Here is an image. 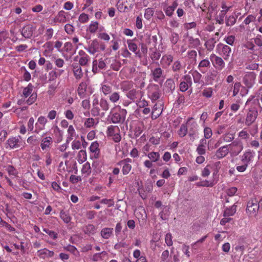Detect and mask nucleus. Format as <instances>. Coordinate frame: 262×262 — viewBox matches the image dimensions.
Listing matches in <instances>:
<instances>
[{"instance_id": "54", "label": "nucleus", "mask_w": 262, "mask_h": 262, "mask_svg": "<svg viewBox=\"0 0 262 262\" xmlns=\"http://www.w3.org/2000/svg\"><path fill=\"white\" fill-rule=\"evenodd\" d=\"M81 172L86 176H89L91 173V168L90 164L89 162H86L83 165L81 169Z\"/></svg>"}, {"instance_id": "49", "label": "nucleus", "mask_w": 262, "mask_h": 262, "mask_svg": "<svg viewBox=\"0 0 262 262\" xmlns=\"http://www.w3.org/2000/svg\"><path fill=\"white\" fill-rule=\"evenodd\" d=\"M213 166L212 165L209 164L206 166L201 171V176L203 178H207L208 177L210 173L211 170Z\"/></svg>"}, {"instance_id": "62", "label": "nucleus", "mask_w": 262, "mask_h": 262, "mask_svg": "<svg viewBox=\"0 0 262 262\" xmlns=\"http://www.w3.org/2000/svg\"><path fill=\"white\" fill-rule=\"evenodd\" d=\"M22 35L25 37H30L32 35V28L30 27L24 28L22 30Z\"/></svg>"}, {"instance_id": "28", "label": "nucleus", "mask_w": 262, "mask_h": 262, "mask_svg": "<svg viewBox=\"0 0 262 262\" xmlns=\"http://www.w3.org/2000/svg\"><path fill=\"white\" fill-rule=\"evenodd\" d=\"M73 72L76 80H80L83 76L81 67L79 64H76L73 65Z\"/></svg>"}, {"instance_id": "14", "label": "nucleus", "mask_w": 262, "mask_h": 262, "mask_svg": "<svg viewBox=\"0 0 262 262\" xmlns=\"http://www.w3.org/2000/svg\"><path fill=\"white\" fill-rule=\"evenodd\" d=\"M217 170H214L212 173V178L209 180L199 182L196 185L199 187H213L217 182Z\"/></svg>"}, {"instance_id": "3", "label": "nucleus", "mask_w": 262, "mask_h": 262, "mask_svg": "<svg viewBox=\"0 0 262 262\" xmlns=\"http://www.w3.org/2000/svg\"><path fill=\"white\" fill-rule=\"evenodd\" d=\"M126 114V110L118 106L115 110L111 111L107 117V121L114 124L123 123L125 120Z\"/></svg>"}, {"instance_id": "8", "label": "nucleus", "mask_w": 262, "mask_h": 262, "mask_svg": "<svg viewBox=\"0 0 262 262\" xmlns=\"http://www.w3.org/2000/svg\"><path fill=\"white\" fill-rule=\"evenodd\" d=\"M135 0H119L117 8L120 12L130 11L133 8Z\"/></svg>"}, {"instance_id": "9", "label": "nucleus", "mask_w": 262, "mask_h": 262, "mask_svg": "<svg viewBox=\"0 0 262 262\" xmlns=\"http://www.w3.org/2000/svg\"><path fill=\"white\" fill-rule=\"evenodd\" d=\"M259 205L258 201L255 199H251L247 202L246 212L250 216H255L258 212Z\"/></svg>"}, {"instance_id": "18", "label": "nucleus", "mask_w": 262, "mask_h": 262, "mask_svg": "<svg viewBox=\"0 0 262 262\" xmlns=\"http://www.w3.org/2000/svg\"><path fill=\"white\" fill-rule=\"evenodd\" d=\"M258 115L257 111L254 108L249 109L248 112L247 114L245 124L247 126L251 125L256 120Z\"/></svg>"}, {"instance_id": "63", "label": "nucleus", "mask_w": 262, "mask_h": 262, "mask_svg": "<svg viewBox=\"0 0 262 262\" xmlns=\"http://www.w3.org/2000/svg\"><path fill=\"white\" fill-rule=\"evenodd\" d=\"M90 57H89V56L88 55L83 56V57H80L79 59V65H80V66H86L87 64V63H88V62L90 61Z\"/></svg>"}, {"instance_id": "50", "label": "nucleus", "mask_w": 262, "mask_h": 262, "mask_svg": "<svg viewBox=\"0 0 262 262\" xmlns=\"http://www.w3.org/2000/svg\"><path fill=\"white\" fill-rule=\"evenodd\" d=\"M120 93L118 92H114L109 95V100L114 103H117L120 99Z\"/></svg>"}, {"instance_id": "45", "label": "nucleus", "mask_w": 262, "mask_h": 262, "mask_svg": "<svg viewBox=\"0 0 262 262\" xmlns=\"http://www.w3.org/2000/svg\"><path fill=\"white\" fill-rule=\"evenodd\" d=\"M87 155L85 150H80L77 155V160L79 163H82L86 160Z\"/></svg>"}, {"instance_id": "58", "label": "nucleus", "mask_w": 262, "mask_h": 262, "mask_svg": "<svg viewBox=\"0 0 262 262\" xmlns=\"http://www.w3.org/2000/svg\"><path fill=\"white\" fill-rule=\"evenodd\" d=\"M100 106L103 111H107L108 110L109 104L107 100L105 98H101L100 100Z\"/></svg>"}, {"instance_id": "33", "label": "nucleus", "mask_w": 262, "mask_h": 262, "mask_svg": "<svg viewBox=\"0 0 262 262\" xmlns=\"http://www.w3.org/2000/svg\"><path fill=\"white\" fill-rule=\"evenodd\" d=\"M76 131L73 126V125H71L68 127L67 130V142L69 143L71 141H72L74 138L76 136Z\"/></svg>"}, {"instance_id": "48", "label": "nucleus", "mask_w": 262, "mask_h": 262, "mask_svg": "<svg viewBox=\"0 0 262 262\" xmlns=\"http://www.w3.org/2000/svg\"><path fill=\"white\" fill-rule=\"evenodd\" d=\"M60 217L66 224L70 223L71 221V217L70 216L69 213L63 210H61L60 211Z\"/></svg>"}, {"instance_id": "16", "label": "nucleus", "mask_w": 262, "mask_h": 262, "mask_svg": "<svg viewBox=\"0 0 262 262\" xmlns=\"http://www.w3.org/2000/svg\"><path fill=\"white\" fill-rule=\"evenodd\" d=\"M185 124L187 125V129L189 130V136L190 137H193L198 127V125L196 121H194V118L193 117H189Z\"/></svg>"}, {"instance_id": "57", "label": "nucleus", "mask_w": 262, "mask_h": 262, "mask_svg": "<svg viewBox=\"0 0 262 262\" xmlns=\"http://www.w3.org/2000/svg\"><path fill=\"white\" fill-rule=\"evenodd\" d=\"M188 42L190 46L192 48H196L200 45V41L199 38H194L192 37H189Z\"/></svg>"}, {"instance_id": "27", "label": "nucleus", "mask_w": 262, "mask_h": 262, "mask_svg": "<svg viewBox=\"0 0 262 262\" xmlns=\"http://www.w3.org/2000/svg\"><path fill=\"white\" fill-rule=\"evenodd\" d=\"M234 138V135L232 133H226L224 134L220 138V140L215 144V147H217L223 141L229 142L232 141Z\"/></svg>"}, {"instance_id": "22", "label": "nucleus", "mask_w": 262, "mask_h": 262, "mask_svg": "<svg viewBox=\"0 0 262 262\" xmlns=\"http://www.w3.org/2000/svg\"><path fill=\"white\" fill-rule=\"evenodd\" d=\"M219 76V73L216 70L209 71L205 76V80L208 83H212V82L215 80Z\"/></svg>"}, {"instance_id": "10", "label": "nucleus", "mask_w": 262, "mask_h": 262, "mask_svg": "<svg viewBox=\"0 0 262 262\" xmlns=\"http://www.w3.org/2000/svg\"><path fill=\"white\" fill-rule=\"evenodd\" d=\"M210 59L216 70L221 71L225 68V63L221 57L214 54H211L210 56Z\"/></svg>"}, {"instance_id": "31", "label": "nucleus", "mask_w": 262, "mask_h": 262, "mask_svg": "<svg viewBox=\"0 0 262 262\" xmlns=\"http://www.w3.org/2000/svg\"><path fill=\"white\" fill-rule=\"evenodd\" d=\"M206 140L202 139L196 148V151L199 155H203L206 153Z\"/></svg>"}, {"instance_id": "29", "label": "nucleus", "mask_w": 262, "mask_h": 262, "mask_svg": "<svg viewBox=\"0 0 262 262\" xmlns=\"http://www.w3.org/2000/svg\"><path fill=\"white\" fill-rule=\"evenodd\" d=\"M104 28L102 26L99 27V23L97 21H92L89 25L87 31L91 33H95L99 29L100 31L103 30Z\"/></svg>"}, {"instance_id": "59", "label": "nucleus", "mask_w": 262, "mask_h": 262, "mask_svg": "<svg viewBox=\"0 0 262 262\" xmlns=\"http://www.w3.org/2000/svg\"><path fill=\"white\" fill-rule=\"evenodd\" d=\"M182 68V64L180 60L175 61L171 67L172 70L174 72H179Z\"/></svg>"}, {"instance_id": "39", "label": "nucleus", "mask_w": 262, "mask_h": 262, "mask_svg": "<svg viewBox=\"0 0 262 262\" xmlns=\"http://www.w3.org/2000/svg\"><path fill=\"white\" fill-rule=\"evenodd\" d=\"M149 98L151 100L152 102H154L160 98V94L159 90L155 89L154 90H150L148 94Z\"/></svg>"}, {"instance_id": "15", "label": "nucleus", "mask_w": 262, "mask_h": 262, "mask_svg": "<svg viewBox=\"0 0 262 262\" xmlns=\"http://www.w3.org/2000/svg\"><path fill=\"white\" fill-rule=\"evenodd\" d=\"M48 121V119L46 117L43 116H39L35 123V130L33 132L36 134H39L41 130H44Z\"/></svg>"}, {"instance_id": "6", "label": "nucleus", "mask_w": 262, "mask_h": 262, "mask_svg": "<svg viewBox=\"0 0 262 262\" xmlns=\"http://www.w3.org/2000/svg\"><path fill=\"white\" fill-rule=\"evenodd\" d=\"M70 14L63 10H61L51 19L50 24L52 26H56L58 24H63L69 20Z\"/></svg>"}, {"instance_id": "2", "label": "nucleus", "mask_w": 262, "mask_h": 262, "mask_svg": "<svg viewBox=\"0 0 262 262\" xmlns=\"http://www.w3.org/2000/svg\"><path fill=\"white\" fill-rule=\"evenodd\" d=\"M255 155V152L253 150L250 149L246 150L243 155L240 156L242 164L237 165L236 167V170L239 172L245 171L249 165L253 162Z\"/></svg>"}, {"instance_id": "20", "label": "nucleus", "mask_w": 262, "mask_h": 262, "mask_svg": "<svg viewBox=\"0 0 262 262\" xmlns=\"http://www.w3.org/2000/svg\"><path fill=\"white\" fill-rule=\"evenodd\" d=\"M163 110L162 104L158 102L156 103L152 109L151 118L152 120L157 119L162 114Z\"/></svg>"}, {"instance_id": "34", "label": "nucleus", "mask_w": 262, "mask_h": 262, "mask_svg": "<svg viewBox=\"0 0 262 262\" xmlns=\"http://www.w3.org/2000/svg\"><path fill=\"white\" fill-rule=\"evenodd\" d=\"M92 104L93 106V109L92 110V112L94 113H96V114H98L99 113V108L98 106L99 103V96L97 94H94L92 96Z\"/></svg>"}, {"instance_id": "35", "label": "nucleus", "mask_w": 262, "mask_h": 262, "mask_svg": "<svg viewBox=\"0 0 262 262\" xmlns=\"http://www.w3.org/2000/svg\"><path fill=\"white\" fill-rule=\"evenodd\" d=\"M127 43L129 50L134 52L137 56L140 57V53L139 51L138 50L137 44L134 42L133 40H128Z\"/></svg>"}, {"instance_id": "51", "label": "nucleus", "mask_w": 262, "mask_h": 262, "mask_svg": "<svg viewBox=\"0 0 262 262\" xmlns=\"http://www.w3.org/2000/svg\"><path fill=\"white\" fill-rule=\"evenodd\" d=\"M147 156L150 161L154 162H157L159 160L160 157V154L158 152L155 151L149 152Z\"/></svg>"}, {"instance_id": "1", "label": "nucleus", "mask_w": 262, "mask_h": 262, "mask_svg": "<svg viewBox=\"0 0 262 262\" xmlns=\"http://www.w3.org/2000/svg\"><path fill=\"white\" fill-rule=\"evenodd\" d=\"M243 149V145L242 143L234 141L229 145L220 147L216 151L215 156L217 159H222L228 155L229 150L234 155H237Z\"/></svg>"}, {"instance_id": "53", "label": "nucleus", "mask_w": 262, "mask_h": 262, "mask_svg": "<svg viewBox=\"0 0 262 262\" xmlns=\"http://www.w3.org/2000/svg\"><path fill=\"white\" fill-rule=\"evenodd\" d=\"M63 72V70H60V74H58L55 71H51L49 73V81L50 82L54 81L58 77L60 74Z\"/></svg>"}, {"instance_id": "17", "label": "nucleus", "mask_w": 262, "mask_h": 262, "mask_svg": "<svg viewBox=\"0 0 262 262\" xmlns=\"http://www.w3.org/2000/svg\"><path fill=\"white\" fill-rule=\"evenodd\" d=\"M255 78L254 72H246L243 78V83L248 88H251L255 83Z\"/></svg>"}, {"instance_id": "13", "label": "nucleus", "mask_w": 262, "mask_h": 262, "mask_svg": "<svg viewBox=\"0 0 262 262\" xmlns=\"http://www.w3.org/2000/svg\"><path fill=\"white\" fill-rule=\"evenodd\" d=\"M89 150L90 151V158L91 159H97L99 158L100 149L99 148V143L97 141L91 143Z\"/></svg>"}, {"instance_id": "32", "label": "nucleus", "mask_w": 262, "mask_h": 262, "mask_svg": "<svg viewBox=\"0 0 262 262\" xmlns=\"http://www.w3.org/2000/svg\"><path fill=\"white\" fill-rule=\"evenodd\" d=\"M178 6L177 0L174 1L171 6L167 7L164 9L167 16H171L173 13L174 11Z\"/></svg>"}, {"instance_id": "23", "label": "nucleus", "mask_w": 262, "mask_h": 262, "mask_svg": "<svg viewBox=\"0 0 262 262\" xmlns=\"http://www.w3.org/2000/svg\"><path fill=\"white\" fill-rule=\"evenodd\" d=\"M173 56L170 54L164 55L160 60V63L163 68H167L173 61Z\"/></svg>"}, {"instance_id": "5", "label": "nucleus", "mask_w": 262, "mask_h": 262, "mask_svg": "<svg viewBox=\"0 0 262 262\" xmlns=\"http://www.w3.org/2000/svg\"><path fill=\"white\" fill-rule=\"evenodd\" d=\"M106 134L108 138L116 143H118L121 141L120 130L117 125H111L108 126L107 127Z\"/></svg>"}, {"instance_id": "44", "label": "nucleus", "mask_w": 262, "mask_h": 262, "mask_svg": "<svg viewBox=\"0 0 262 262\" xmlns=\"http://www.w3.org/2000/svg\"><path fill=\"white\" fill-rule=\"evenodd\" d=\"M192 76L193 77V81L195 83L200 84L203 82L202 78V75L198 71H194L192 73Z\"/></svg>"}, {"instance_id": "56", "label": "nucleus", "mask_w": 262, "mask_h": 262, "mask_svg": "<svg viewBox=\"0 0 262 262\" xmlns=\"http://www.w3.org/2000/svg\"><path fill=\"white\" fill-rule=\"evenodd\" d=\"M187 132H188V129H187V125H185V124H182L181 125L180 128L178 132V133L179 136L180 137L182 138V137H185L186 135Z\"/></svg>"}, {"instance_id": "40", "label": "nucleus", "mask_w": 262, "mask_h": 262, "mask_svg": "<svg viewBox=\"0 0 262 262\" xmlns=\"http://www.w3.org/2000/svg\"><path fill=\"white\" fill-rule=\"evenodd\" d=\"M100 91L102 92L104 96H107L112 93V88L109 85L102 83L101 84Z\"/></svg>"}, {"instance_id": "7", "label": "nucleus", "mask_w": 262, "mask_h": 262, "mask_svg": "<svg viewBox=\"0 0 262 262\" xmlns=\"http://www.w3.org/2000/svg\"><path fill=\"white\" fill-rule=\"evenodd\" d=\"M23 144H25L20 136L12 137L9 138L7 141L6 148L15 149L20 147Z\"/></svg>"}, {"instance_id": "25", "label": "nucleus", "mask_w": 262, "mask_h": 262, "mask_svg": "<svg viewBox=\"0 0 262 262\" xmlns=\"http://www.w3.org/2000/svg\"><path fill=\"white\" fill-rule=\"evenodd\" d=\"M52 130L54 135V140L57 143H60L62 140L63 132L57 125H54L52 127Z\"/></svg>"}, {"instance_id": "60", "label": "nucleus", "mask_w": 262, "mask_h": 262, "mask_svg": "<svg viewBox=\"0 0 262 262\" xmlns=\"http://www.w3.org/2000/svg\"><path fill=\"white\" fill-rule=\"evenodd\" d=\"M236 21V17L230 15L226 19V25L227 26H232L235 24Z\"/></svg>"}, {"instance_id": "37", "label": "nucleus", "mask_w": 262, "mask_h": 262, "mask_svg": "<svg viewBox=\"0 0 262 262\" xmlns=\"http://www.w3.org/2000/svg\"><path fill=\"white\" fill-rule=\"evenodd\" d=\"M151 74L154 80L155 81H158L159 80V79L162 77L163 71L160 67H158L152 70L151 71Z\"/></svg>"}, {"instance_id": "43", "label": "nucleus", "mask_w": 262, "mask_h": 262, "mask_svg": "<svg viewBox=\"0 0 262 262\" xmlns=\"http://www.w3.org/2000/svg\"><path fill=\"white\" fill-rule=\"evenodd\" d=\"M98 121H96V120L93 118H89L85 120L84 121V126L86 128H92L97 125Z\"/></svg>"}, {"instance_id": "11", "label": "nucleus", "mask_w": 262, "mask_h": 262, "mask_svg": "<svg viewBox=\"0 0 262 262\" xmlns=\"http://www.w3.org/2000/svg\"><path fill=\"white\" fill-rule=\"evenodd\" d=\"M217 53L221 55L225 60L229 58L231 52V49L230 47L223 43H219L216 47Z\"/></svg>"}, {"instance_id": "21", "label": "nucleus", "mask_w": 262, "mask_h": 262, "mask_svg": "<svg viewBox=\"0 0 262 262\" xmlns=\"http://www.w3.org/2000/svg\"><path fill=\"white\" fill-rule=\"evenodd\" d=\"M84 49L91 54H94L95 53L99 51V42L97 39H94L89 43L88 47Z\"/></svg>"}, {"instance_id": "52", "label": "nucleus", "mask_w": 262, "mask_h": 262, "mask_svg": "<svg viewBox=\"0 0 262 262\" xmlns=\"http://www.w3.org/2000/svg\"><path fill=\"white\" fill-rule=\"evenodd\" d=\"M137 106L139 108H143L148 106V102L146 101L144 98L142 97L139 98L136 101Z\"/></svg>"}, {"instance_id": "55", "label": "nucleus", "mask_w": 262, "mask_h": 262, "mask_svg": "<svg viewBox=\"0 0 262 262\" xmlns=\"http://www.w3.org/2000/svg\"><path fill=\"white\" fill-rule=\"evenodd\" d=\"M83 231L86 234H93L95 233L96 228L93 225L89 224L84 228Z\"/></svg>"}, {"instance_id": "42", "label": "nucleus", "mask_w": 262, "mask_h": 262, "mask_svg": "<svg viewBox=\"0 0 262 262\" xmlns=\"http://www.w3.org/2000/svg\"><path fill=\"white\" fill-rule=\"evenodd\" d=\"M113 229L111 228H104L101 231V235L103 238L108 239L113 233Z\"/></svg>"}, {"instance_id": "38", "label": "nucleus", "mask_w": 262, "mask_h": 262, "mask_svg": "<svg viewBox=\"0 0 262 262\" xmlns=\"http://www.w3.org/2000/svg\"><path fill=\"white\" fill-rule=\"evenodd\" d=\"M107 254V253L105 251L95 253L93 255L92 260L94 261H100L104 259Z\"/></svg>"}, {"instance_id": "26", "label": "nucleus", "mask_w": 262, "mask_h": 262, "mask_svg": "<svg viewBox=\"0 0 262 262\" xmlns=\"http://www.w3.org/2000/svg\"><path fill=\"white\" fill-rule=\"evenodd\" d=\"M54 252L53 251H50L46 248L39 250L37 251L38 256L42 259L52 257L54 256Z\"/></svg>"}, {"instance_id": "41", "label": "nucleus", "mask_w": 262, "mask_h": 262, "mask_svg": "<svg viewBox=\"0 0 262 262\" xmlns=\"http://www.w3.org/2000/svg\"><path fill=\"white\" fill-rule=\"evenodd\" d=\"M118 165L122 166V169L121 171L123 175H127L128 174L129 172L131 171L132 166L131 164H126L125 163H120V162H119L117 163Z\"/></svg>"}, {"instance_id": "19", "label": "nucleus", "mask_w": 262, "mask_h": 262, "mask_svg": "<svg viewBox=\"0 0 262 262\" xmlns=\"http://www.w3.org/2000/svg\"><path fill=\"white\" fill-rule=\"evenodd\" d=\"M143 95V93L141 91L133 88L126 94V96L133 102H136L139 98L142 97Z\"/></svg>"}, {"instance_id": "47", "label": "nucleus", "mask_w": 262, "mask_h": 262, "mask_svg": "<svg viewBox=\"0 0 262 262\" xmlns=\"http://www.w3.org/2000/svg\"><path fill=\"white\" fill-rule=\"evenodd\" d=\"M236 212V206L233 205L230 208L225 209L224 212V217H229L234 214Z\"/></svg>"}, {"instance_id": "4", "label": "nucleus", "mask_w": 262, "mask_h": 262, "mask_svg": "<svg viewBox=\"0 0 262 262\" xmlns=\"http://www.w3.org/2000/svg\"><path fill=\"white\" fill-rule=\"evenodd\" d=\"M34 86L31 83H29L26 87L23 88L21 96L24 98H28L26 100V103L28 105H31L34 103L37 99V94L33 93Z\"/></svg>"}, {"instance_id": "24", "label": "nucleus", "mask_w": 262, "mask_h": 262, "mask_svg": "<svg viewBox=\"0 0 262 262\" xmlns=\"http://www.w3.org/2000/svg\"><path fill=\"white\" fill-rule=\"evenodd\" d=\"M210 67V62L208 59H202L199 63L198 70L203 74L205 73Z\"/></svg>"}, {"instance_id": "61", "label": "nucleus", "mask_w": 262, "mask_h": 262, "mask_svg": "<svg viewBox=\"0 0 262 262\" xmlns=\"http://www.w3.org/2000/svg\"><path fill=\"white\" fill-rule=\"evenodd\" d=\"M154 10L152 8H148L145 10L144 17L147 19H150L153 16Z\"/></svg>"}, {"instance_id": "36", "label": "nucleus", "mask_w": 262, "mask_h": 262, "mask_svg": "<svg viewBox=\"0 0 262 262\" xmlns=\"http://www.w3.org/2000/svg\"><path fill=\"white\" fill-rule=\"evenodd\" d=\"M134 83L132 81H124L120 84L121 90L124 92H128L133 88Z\"/></svg>"}, {"instance_id": "30", "label": "nucleus", "mask_w": 262, "mask_h": 262, "mask_svg": "<svg viewBox=\"0 0 262 262\" xmlns=\"http://www.w3.org/2000/svg\"><path fill=\"white\" fill-rule=\"evenodd\" d=\"M87 89V83L86 82H81L77 88V93L81 98H83L85 96V93Z\"/></svg>"}, {"instance_id": "64", "label": "nucleus", "mask_w": 262, "mask_h": 262, "mask_svg": "<svg viewBox=\"0 0 262 262\" xmlns=\"http://www.w3.org/2000/svg\"><path fill=\"white\" fill-rule=\"evenodd\" d=\"M226 14L224 12V11H221L219 13V15L217 16L216 18V21L219 24H223L224 22V17Z\"/></svg>"}, {"instance_id": "12", "label": "nucleus", "mask_w": 262, "mask_h": 262, "mask_svg": "<svg viewBox=\"0 0 262 262\" xmlns=\"http://www.w3.org/2000/svg\"><path fill=\"white\" fill-rule=\"evenodd\" d=\"M47 134V133H43L42 138L40 141V148L43 151H49L53 143V139L51 136H43Z\"/></svg>"}, {"instance_id": "46", "label": "nucleus", "mask_w": 262, "mask_h": 262, "mask_svg": "<svg viewBox=\"0 0 262 262\" xmlns=\"http://www.w3.org/2000/svg\"><path fill=\"white\" fill-rule=\"evenodd\" d=\"M213 94V90L212 88L211 87H208L205 88L202 92V96L206 98H211Z\"/></svg>"}]
</instances>
